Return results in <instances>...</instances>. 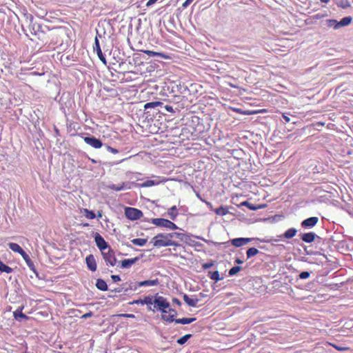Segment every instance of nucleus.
<instances>
[{"mask_svg": "<svg viewBox=\"0 0 353 353\" xmlns=\"http://www.w3.org/2000/svg\"><path fill=\"white\" fill-rule=\"evenodd\" d=\"M164 108L166 110V111H168V112H170V113H174L175 111L174 110V108H172V106L171 105H165Z\"/></svg>", "mask_w": 353, "mask_h": 353, "instance_id": "nucleus-39", "label": "nucleus"}, {"mask_svg": "<svg viewBox=\"0 0 353 353\" xmlns=\"http://www.w3.org/2000/svg\"><path fill=\"white\" fill-rule=\"evenodd\" d=\"M316 234L313 232H308L302 234L301 239L306 243H312L316 237Z\"/></svg>", "mask_w": 353, "mask_h": 353, "instance_id": "nucleus-15", "label": "nucleus"}, {"mask_svg": "<svg viewBox=\"0 0 353 353\" xmlns=\"http://www.w3.org/2000/svg\"><path fill=\"white\" fill-rule=\"evenodd\" d=\"M208 276L212 280L218 281L219 279V273L218 271H210L208 272Z\"/></svg>", "mask_w": 353, "mask_h": 353, "instance_id": "nucleus-32", "label": "nucleus"}, {"mask_svg": "<svg viewBox=\"0 0 353 353\" xmlns=\"http://www.w3.org/2000/svg\"><path fill=\"white\" fill-rule=\"evenodd\" d=\"M150 222L157 226L166 228L173 230L178 229L177 225L168 219L163 218H154L152 219Z\"/></svg>", "mask_w": 353, "mask_h": 353, "instance_id": "nucleus-3", "label": "nucleus"}, {"mask_svg": "<svg viewBox=\"0 0 353 353\" xmlns=\"http://www.w3.org/2000/svg\"><path fill=\"white\" fill-rule=\"evenodd\" d=\"M96 287L101 291H106L108 290V285L102 279H97Z\"/></svg>", "mask_w": 353, "mask_h": 353, "instance_id": "nucleus-18", "label": "nucleus"}, {"mask_svg": "<svg viewBox=\"0 0 353 353\" xmlns=\"http://www.w3.org/2000/svg\"><path fill=\"white\" fill-rule=\"evenodd\" d=\"M183 299L185 303L190 307H196L199 301V299L196 296H194L193 297H190L186 294H184L183 295Z\"/></svg>", "mask_w": 353, "mask_h": 353, "instance_id": "nucleus-11", "label": "nucleus"}, {"mask_svg": "<svg viewBox=\"0 0 353 353\" xmlns=\"http://www.w3.org/2000/svg\"><path fill=\"white\" fill-rule=\"evenodd\" d=\"M143 52L150 57H161L163 59L169 58V56H168L162 52H154V51L148 50H144Z\"/></svg>", "mask_w": 353, "mask_h": 353, "instance_id": "nucleus-16", "label": "nucleus"}, {"mask_svg": "<svg viewBox=\"0 0 353 353\" xmlns=\"http://www.w3.org/2000/svg\"><path fill=\"white\" fill-rule=\"evenodd\" d=\"M103 258L105 261V263L108 266H114L117 263V259L115 257L114 252L108 248L107 252H102Z\"/></svg>", "mask_w": 353, "mask_h": 353, "instance_id": "nucleus-5", "label": "nucleus"}, {"mask_svg": "<svg viewBox=\"0 0 353 353\" xmlns=\"http://www.w3.org/2000/svg\"><path fill=\"white\" fill-rule=\"evenodd\" d=\"M93 316V312H87L85 314H84L83 315H82L81 318L82 319H88V318H90L91 316Z\"/></svg>", "mask_w": 353, "mask_h": 353, "instance_id": "nucleus-42", "label": "nucleus"}, {"mask_svg": "<svg viewBox=\"0 0 353 353\" xmlns=\"http://www.w3.org/2000/svg\"><path fill=\"white\" fill-rule=\"evenodd\" d=\"M283 118L285 119V121L286 122H290V117H288V116H286L285 114H283Z\"/></svg>", "mask_w": 353, "mask_h": 353, "instance_id": "nucleus-51", "label": "nucleus"}, {"mask_svg": "<svg viewBox=\"0 0 353 353\" xmlns=\"http://www.w3.org/2000/svg\"><path fill=\"white\" fill-rule=\"evenodd\" d=\"M241 268L240 266H234L228 272L229 276H234L241 271Z\"/></svg>", "mask_w": 353, "mask_h": 353, "instance_id": "nucleus-33", "label": "nucleus"}, {"mask_svg": "<svg viewBox=\"0 0 353 353\" xmlns=\"http://www.w3.org/2000/svg\"><path fill=\"white\" fill-rule=\"evenodd\" d=\"M163 105V103L161 101H152L147 103L144 105V109L147 110L149 108H154L158 106H161Z\"/></svg>", "mask_w": 353, "mask_h": 353, "instance_id": "nucleus-25", "label": "nucleus"}, {"mask_svg": "<svg viewBox=\"0 0 353 353\" xmlns=\"http://www.w3.org/2000/svg\"><path fill=\"white\" fill-rule=\"evenodd\" d=\"M159 284V281L158 279L153 280H145L143 281L139 282L137 285L139 287H144V286H154Z\"/></svg>", "mask_w": 353, "mask_h": 353, "instance_id": "nucleus-14", "label": "nucleus"}, {"mask_svg": "<svg viewBox=\"0 0 353 353\" xmlns=\"http://www.w3.org/2000/svg\"><path fill=\"white\" fill-rule=\"evenodd\" d=\"M154 307L161 312V314L168 313V309L170 307V303L167 299L161 296H156L154 297Z\"/></svg>", "mask_w": 353, "mask_h": 353, "instance_id": "nucleus-2", "label": "nucleus"}, {"mask_svg": "<svg viewBox=\"0 0 353 353\" xmlns=\"http://www.w3.org/2000/svg\"><path fill=\"white\" fill-rule=\"evenodd\" d=\"M94 241L101 252L105 251L107 248H108V245L104 239L99 234H97L94 237Z\"/></svg>", "mask_w": 353, "mask_h": 353, "instance_id": "nucleus-9", "label": "nucleus"}, {"mask_svg": "<svg viewBox=\"0 0 353 353\" xmlns=\"http://www.w3.org/2000/svg\"><path fill=\"white\" fill-rule=\"evenodd\" d=\"M83 212H84L85 216L88 219H94V218H96V214L92 210H89L85 208V209H83Z\"/></svg>", "mask_w": 353, "mask_h": 353, "instance_id": "nucleus-29", "label": "nucleus"}, {"mask_svg": "<svg viewBox=\"0 0 353 353\" xmlns=\"http://www.w3.org/2000/svg\"><path fill=\"white\" fill-rule=\"evenodd\" d=\"M114 291H115V292H121V290H115Z\"/></svg>", "mask_w": 353, "mask_h": 353, "instance_id": "nucleus-59", "label": "nucleus"}, {"mask_svg": "<svg viewBox=\"0 0 353 353\" xmlns=\"http://www.w3.org/2000/svg\"><path fill=\"white\" fill-rule=\"evenodd\" d=\"M352 20V18L351 17H345L343 18L339 22H338L339 28L350 25Z\"/></svg>", "mask_w": 353, "mask_h": 353, "instance_id": "nucleus-23", "label": "nucleus"}, {"mask_svg": "<svg viewBox=\"0 0 353 353\" xmlns=\"http://www.w3.org/2000/svg\"><path fill=\"white\" fill-rule=\"evenodd\" d=\"M258 253L259 250L256 248H251L247 250L246 254L247 257L249 259L256 255Z\"/></svg>", "mask_w": 353, "mask_h": 353, "instance_id": "nucleus-30", "label": "nucleus"}, {"mask_svg": "<svg viewBox=\"0 0 353 353\" xmlns=\"http://www.w3.org/2000/svg\"><path fill=\"white\" fill-rule=\"evenodd\" d=\"M96 217L101 218L102 217V211H98L97 214H96Z\"/></svg>", "mask_w": 353, "mask_h": 353, "instance_id": "nucleus-52", "label": "nucleus"}, {"mask_svg": "<svg viewBox=\"0 0 353 353\" xmlns=\"http://www.w3.org/2000/svg\"><path fill=\"white\" fill-rule=\"evenodd\" d=\"M137 259V258L124 259L121 261V267L122 268H129L136 262Z\"/></svg>", "mask_w": 353, "mask_h": 353, "instance_id": "nucleus-17", "label": "nucleus"}, {"mask_svg": "<svg viewBox=\"0 0 353 353\" xmlns=\"http://www.w3.org/2000/svg\"><path fill=\"white\" fill-rule=\"evenodd\" d=\"M93 49H94V50H95L97 52L99 59L103 62V63L104 65H106L107 61H106V59L101 51L99 41L97 37H95V39H94V46H93Z\"/></svg>", "mask_w": 353, "mask_h": 353, "instance_id": "nucleus-8", "label": "nucleus"}, {"mask_svg": "<svg viewBox=\"0 0 353 353\" xmlns=\"http://www.w3.org/2000/svg\"><path fill=\"white\" fill-rule=\"evenodd\" d=\"M236 80L229 76L224 77L223 84L230 85L232 88H238L237 84L236 83Z\"/></svg>", "mask_w": 353, "mask_h": 353, "instance_id": "nucleus-19", "label": "nucleus"}, {"mask_svg": "<svg viewBox=\"0 0 353 353\" xmlns=\"http://www.w3.org/2000/svg\"><path fill=\"white\" fill-rule=\"evenodd\" d=\"M108 150L113 154H117L119 152V151L117 149L113 148L110 146H108Z\"/></svg>", "mask_w": 353, "mask_h": 353, "instance_id": "nucleus-46", "label": "nucleus"}, {"mask_svg": "<svg viewBox=\"0 0 353 353\" xmlns=\"http://www.w3.org/2000/svg\"><path fill=\"white\" fill-rule=\"evenodd\" d=\"M297 230L295 228H290L283 234V236L286 239H292L296 234Z\"/></svg>", "mask_w": 353, "mask_h": 353, "instance_id": "nucleus-24", "label": "nucleus"}, {"mask_svg": "<svg viewBox=\"0 0 353 353\" xmlns=\"http://www.w3.org/2000/svg\"><path fill=\"white\" fill-rule=\"evenodd\" d=\"M83 140L88 145L92 146L95 149L101 148L103 145L101 141L94 137H85L83 138Z\"/></svg>", "mask_w": 353, "mask_h": 353, "instance_id": "nucleus-7", "label": "nucleus"}, {"mask_svg": "<svg viewBox=\"0 0 353 353\" xmlns=\"http://www.w3.org/2000/svg\"><path fill=\"white\" fill-rule=\"evenodd\" d=\"M172 302L176 304L179 306H180L181 305V301L178 299H176V298H173L172 299Z\"/></svg>", "mask_w": 353, "mask_h": 353, "instance_id": "nucleus-49", "label": "nucleus"}, {"mask_svg": "<svg viewBox=\"0 0 353 353\" xmlns=\"http://www.w3.org/2000/svg\"><path fill=\"white\" fill-rule=\"evenodd\" d=\"M193 0H186L182 5V6L185 8H187L192 2Z\"/></svg>", "mask_w": 353, "mask_h": 353, "instance_id": "nucleus-47", "label": "nucleus"}, {"mask_svg": "<svg viewBox=\"0 0 353 353\" xmlns=\"http://www.w3.org/2000/svg\"><path fill=\"white\" fill-rule=\"evenodd\" d=\"M8 245L9 248L14 252L20 254L23 250L21 248V246L16 243H9Z\"/></svg>", "mask_w": 353, "mask_h": 353, "instance_id": "nucleus-20", "label": "nucleus"}, {"mask_svg": "<svg viewBox=\"0 0 353 353\" xmlns=\"http://www.w3.org/2000/svg\"><path fill=\"white\" fill-rule=\"evenodd\" d=\"M112 189H114V190H117V191L121 190L122 189V188H121V187H119H119H115V185H114L112 186Z\"/></svg>", "mask_w": 353, "mask_h": 353, "instance_id": "nucleus-53", "label": "nucleus"}, {"mask_svg": "<svg viewBox=\"0 0 353 353\" xmlns=\"http://www.w3.org/2000/svg\"><path fill=\"white\" fill-rule=\"evenodd\" d=\"M119 316L130 319H133L135 317V316L133 314H121Z\"/></svg>", "mask_w": 353, "mask_h": 353, "instance_id": "nucleus-41", "label": "nucleus"}, {"mask_svg": "<svg viewBox=\"0 0 353 353\" xmlns=\"http://www.w3.org/2000/svg\"><path fill=\"white\" fill-rule=\"evenodd\" d=\"M185 235L179 232H171L167 234L160 233L154 236L152 239L153 245L157 248H162L167 246L179 247L181 245L174 241V239H178L183 241Z\"/></svg>", "mask_w": 353, "mask_h": 353, "instance_id": "nucleus-1", "label": "nucleus"}, {"mask_svg": "<svg viewBox=\"0 0 353 353\" xmlns=\"http://www.w3.org/2000/svg\"><path fill=\"white\" fill-rule=\"evenodd\" d=\"M321 17H322V16H320L319 14H316V16H314L315 19H320Z\"/></svg>", "mask_w": 353, "mask_h": 353, "instance_id": "nucleus-56", "label": "nucleus"}, {"mask_svg": "<svg viewBox=\"0 0 353 353\" xmlns=\"http://www.w3.org/2000/svg\"><path fill=\"white\" fill-rule=\"evenodd\" d=\"M21 319L27 321L29 319V316H28L27 315H26L23 313H21V314H19V320L18 321H21Z\"/></svg>", "mask_w": 353, "mask_h": 353, "instance_id": "nucleus-40", "label": "nucleus"}, {"mask_svg": "<svg viewBox=\"0 0 353 353\" xmlns=\"http://www.w3.org/2000/svg\"><path fill=\"white\" fill-rule=\"evenodd\" d=\"M111 279H112V281L114 282H118V281H121V278L119 275H112Z\"/></svg>", "mask_w": 353, "mask_h": 353, "instance_id": "nucleus-44", "label": "nucleus"}, {"mask_svg": "<svg viewBox=\"0 0 353 353\" xmlns=\"http://www.w3.org/2000/svg\"><path fill=\"white\" fill-rule=\"evenodd\" d=\"M216 213L217 214H220V213H221V208H217V209L216 210Z\"/></svg>", "mask_w": 353, "mask_h": 353, "instance_id": "nucleus-55", "label": "nucleus"}, {"mask_svg": "<svg viewBox=\"0 0 353 353\" xmlns=\"http://www.w3.org/2000/svg\"><path fill=\"white\" fill-rule=\"evenodd\" d=\"M19 254L22 256V258L26 261V262L28 264L32 263L29 255L24 250H23Z\"/></svg>", "mask_w": 353, "mask_h": 353, "instance_id": "nucleus-37", "label": "nucleus"}, {"mask_svg": "<svg viewBox=\"0 0 353 353\" xmlns=\"http://www.w3.org/2000/svg\"><path fill=\"white\" fill-rule=\"evenodd\" d=\"M319 219L317 217L313 216L308 218L305 220H304L301 223V225L304 228H312L314 227L318 222Z\"/></svg>", "mask_w": 353, "mask_h": 353, "instance_id": "nucleus-13", "label": "nucleus"}, {"mask_svg": "<svg viewBox=\"0 0 353 353\" xmlns=\"http://www.w3.org/2000/svg\"><path fill=\"white\" fill-rule=\"evenodd\" d=\"M168 214L170 215V219L172 220H174L176 217V216L178 215V212L177 208L175 205L172 206L168 210Z\"/></svg>", "mask_w": 353, "mask_h": 353, "instance_id": "nucleus-28", "label": "nucleus"}, {"mask_svg": "<svg viewBox=\"0 0 353 353\" xmlns=\"http://www.w3.org/2000/svg\"><path fill=\"white\" fill-rule=\"evenodd\" d=\"M177 316V312L174 309H172L169 307L168 309V313H164L161 314V319L168 323H172L173 321L175 322L176 316Z\"/></svg>", "mask_w": 353, "mask_h": 353, "instance_id": "nucleus-6", "label": "nucleus"}, {"mask_svg": "<svg viewBox=\"0 0 353 353\" xmlns=\"http://www.w3.org/2000/svg\"><path fill=\"white\" fill-rule=\"evenodd\" d=\"M235 262H236V263H238V264H241V263H243V261H241V259H236Z\"/></svg>", "mask_w": 353, "mask_h": 353, "instance_id": "nucleus-54", "label": "nucleus"}, {"mask_svg": "<svg viewBox=\"0 0 353 353\" xmlns=\"http://www.w3.org/2000/svg\"><path fill=\"white\" fill-rule=\"evenodd\" d=\"M196 321V318H181L175 320L176 323H180L183 325L189 324Z\"/></svg>", "mask_w": 353, "mask_h": 353, "instance_id": "nucleus-21", "label": "nucleus"}, {"mask_svg": "<svg viewBox=\"0 0 353 353\" xmlns=\"http://www.w3.org/2000/svg\"><path fill=\"white\" fill-rule=\"evenodd\" d=\"M125 215L128 219L136 221L141 219L143 214L141 210L137 208L126 207L125 208Z\"/></svg>", "mask_w": 353, "mask_h": 353, "instance_id": "nucleus-4", "label": "nucleus"}, {"mask_svg": "<svg viewBox=\"0 0 353 353\" xmlns=\"http://www.w3.org/2000/svg\"><path fill=\"white\" fill-rule=\"evenodd\" d=\"M143 305H147L148 306V310H152L150 305L154 304V298L152 296H145L143 299Z\"/></svg>", "mask_w": 353, "mask_h": 353, "instance_id": "nucleus-22", "label": "nucleus"}, {"mask_svg": "<svg viewBox=\"0 0 353 353\" xmlns=\"http://www.w3.org/2000/svg\"><path fill=\"white\" fill-rule=\"evenodd\" d=\"M85 263L88 268L92 271L94 272L97 270V265L95 258L93 254H89L85 258Z\"/></svg>", "mask_w": 353, "mask_h": 353, "instance_id": "nucleus-10", "label": "nucleus"}, {"mask_svg": "<svg viewBox=\"0 0 353 353\" xmlns=\"http://www.w3.org/2000/svg\"><path fill=\"white\" fill-rule=\"evenodd\" d=\"M157 0H149L147 3H146V6H150L152 5H153Z\"/></svg>", "mask_w": 353, "mask_h": 353, "instance_id": "nucleus-50", "label": "nucleus"}, {"mask_svg": "<svg viewBox=\"0 0 353 353\" xmlns=\"http://www.w3.org/2000/svg\"><path fill=\"white\" fill-rule=\"evenodd\" d=\"M243 204L244 205H246L248 206L250 210H256V208L255 207H253V205H251L248 202L245 201V202H243Z\"/></svg>", "mask_w": 353, "mask_h": 353, "instance_id": "nucleus-48", "label": "nucleus"}, {"mask_svg": "<svg viewBox=\"0 0 353 353\" xmlns=\"http://www.w3.org/2000/svg\"><path fill=\"white\" fill-rule=\"evenodd\" d=\"M24 308L23 305L19 306L14 312L13 316L16 320H19V314L23 313L22 311Z\"/></svg>", "mask_w": 353, "mask_h": 353, "instance_id": "nucleus-34", "label": "nucleus"}, {"mask_svg": "<svg viewBox=\"0 0 353 353\" xmlns=\"http://www.w3.org/2000/svg\"><path fill=\"white\" fill-rule=\"evenodd\" d=\"M330 0H321V2H323V3H327L329 2Z\"/></svg>", "mask_w": 353, "mask_h": 353, "instance_id": "nucleus-57", "label": "nucleus"}, {"mask_svg": "<svg viewBox=\"0 0 353 353\" xmlns=\"http://www.w3.org/2000/svg\"><path fill=\"white\" fill-rule=\"evenodd\" d=\"M328 27H333L334 29H339V23L335 19H328L326 21Z\"/></svg>", "mask_w": 353, "mask_h": 353, "instance_id": "nucleus-31", "label": "nucleus"}, {"mask_svg": "<svg viewBox=\"0 0 353 353\" xmlns=\"http://www.w3.org/2000/svg\"><path fill=\"white\" fill-rule=\"evenodd\" d=\"M19 254L22 256V258L26 261V262L28 264L32 263L29 255L24 250H23Z\"/></svg>", "mask_w": 353, "mask_h": 353, "instance_id": "nucleus-36", "label": "nucleus"}, {"mask_svg": "<svg viewBox=\"0 0 353 353\" xmlns=\"http://www.w3.org/2000/svg\"><path fill=\"white\" fill-rule=\"evenodd\" d=\"M131 242L134 245H139V246H143L146 244L147 239H141V238L133 239L131 241Z\"/></svg>", "mask_w": 353, "mask_h": 353, "instance_id": "nucleus-27", "label": "nucleus"}, {"mask_svg": "<svg viewBox=\"0 0 353 353\" xmlns=\"http://www.w3.org/2000/svg\"><path fill=\"white\" fill-rule=\"evenodd\" d=\"M191 337V334H185L183 336L181 337L177 340V343L180 345L184 344Z\"/></svg>", "mask_w": 353, "mask_h": 353, "instance_id": "nucleus-35", "label": "nucleus"}, {"mask_svg": "<svg viewBox=\"0 0 353 353\" xmlns=\"http://www.w3.org/2000/svg\"><path fill=\"white\" fill-rule=\"evenodd\" d=\"M310 274L309 272H302L299 274V278L301 279H306L310 277Z\"/></svg>", "mask_w": 353, "mask_h": 353, "instance_id": "nucleus-38", "label": "nucleus"}, {"mask_svg": "<svg viewBox=\"0 0 353 353\" xmlns=\"http://www.w3.org/2000/svg\"><path fill=\"white\" fill-rule=\"evenodd\" d=\"M221 213H222V214H225V211H224V209H223V208H222Z\"/></svg>", "mask_w": 353, "mask_h": 353, "instance_id": "nucleus-58", "label": "nucleus"}, {"mask_svg": "<svg viewBox=\"0 0 353 353\" xmlns=\"http://www.w3.org/2000/svg\"><path fill=\"white\" fill-rule=\"evenodd\" d=\"M13 269L10 268V266L4 264L1 260H0V272H6L8 274L12 272Z\"/></svg>", "mask_w": 353, "mask_h": 353, "instance_id": "nucleus-26", "label": "nucleus"}, {"mask_svg": "<svg viewBox=\"0 0 353 353\" xmlns=\"http://www.w3.org/2000/svg\"><path fill=\"white\" fill-rule=\"evenodd\" d=\"M213 266V263H205L203 264L202 267L203 269H208Z\"/></svg>", "mask_w": 353, "mask_h": 353, "instance_id": "nucleus-43", "label": "nucleus"}, {"mask_svg": "<svg viewBox=\"0 0 353 353\" xmlns=\"http://www.w3.org/2000/svg\"><path fill=\"white\" fill-rule=\"evenodd\" d=\"M131 304H141V305H143V299H137V300H134Z\"/></svg>", "mask_w": 353, "mask_h": 353, "instance_id": "nucleus-45", "label": "nucleus"}, {"mask_svg": "<svg viewBox=\"0 0 353 353\" xmlns=\"http://www.w3.org/2000/svg\"><path fill=\"white\" fill-rule=\"evenodd\" d=\"M252 239L250 238H236L232 240V244L235 247H241L248 243Z\"/></svg>", "mask_w": 353, "mask_h": 353, "instance_id": "nucleus-12", "label": "nucleus"}]
</instances>
